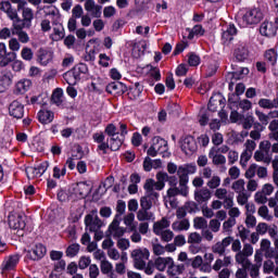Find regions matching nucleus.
Masks as SVG:
<instances>
[{
  "mask_svg": "<svg viewBox=\"0 0 278 278\" xmlns=\"http://www.w3.org/2000/svg\"><path fill=\"white\" fill-rule=\"evenodd\" d=\"M51 60H53V51L47 48H40L38 50V61L40 62L41 66H47Z\"/></svg>",
  "mask_w": 278,
  "mask_h": 278,
  "instance_id": "4be33fe9",
  "label": "nucleus"
},
{
  "mask_svg": "<svg viewBox=\"0 0 278 278\" xmlns=\"http://www.w3.org/2000/svg\"><path fill=\"white\" fill-rule=\"evenodd\" d=\"M93 141L97 142L98 148H97V152L99 153V151L102 152V155H108V149H110V142L105 141V135H103V132H96L93 134Z\"/></svg>",
  "mask_w": 278,
  "mask_h": 278,
  "instance_id": "f3484780",
  "label": "nucleus"
},
{
  "mask_svg": "<svg viewBox=\"0 0 278 278\" xmlns=\"http://www.w3.org/2000/svg\"><path fill=\"white\" fill-rule=\"evenodd\" d=\"M84 16V8L81 4H76L72 10V18H81Z\"/></svg>",
  "mask_w": 278,
  "mask_h": 278,
  "instance_id": "13d9d810",
  "label": "nucleus"
},
{
  "mask_svg": "<svg viewBox=\"0 0 278 278\" xmlns=\"http://www.w3.org/2000/svg\"><path fill=\"white\" fill-rule=\"evenodd\" d=\"M7 16H9L11 21H14L13 25H18V23H23V20L18 17V12L16 11V9L11 8L9 11H7Z\"/></svg>",
  "mask_w": 278,
  "mask_h": 278,
  "instance_id": "de8ad7c7",
  "label": "nucleus"
},
{
  "mask_svg": "<svg viewBox=\"0 0 278 278\" xmlns=\"http://www.w3.org/2000/svg\"><path fill=\"white\" fill-rule=\"evenodd\" d=\"M264 18V13L260 9H252L245 14V22L248 25H257Z\"/></svg>",
  "mask_w": 278,
  "mask_h": 278,
  "instance_id": "a211bd4d",
  "label": "nucleus"
},
{
  "mask_svg": "<svg viewBox=\"0 0 278 278\" xmlns=\"http://www.w3.org/2000/svg\"><path fill=\"white\" fill-rule=\"evenodd\" d=\"M55 118V113L49 110H40L37 113V119L41 125H50V123Z\"/></svg>",
  "mask_w": 278,
  "mask_h": 278,
  "instance_id": "412c9836",
  "label": "nucleus"
},
{
  "mask_svg": "<svg viewBox=\"0 0 278 278\" xmlns=\"http://www.w3.org/2000/svg\"><path fill=\"white\" fill-rule=\"evenodd\" d=\"M18 262H21V255L12 254L8 257V260L2 262L0 269L2 270V273H10V270H16Z\"/></svg>",
  "mask_w": 278,
  "mask_h": 278,
  "instance_id": "4468645a",
  "label": "nucleus"
},
{
  "mask_svg": "<svg viewBox=\"0 0 278 278\" xmlns=\"http://www.w3.org/2000/svg\"><path fill=\"white\" fill-rule=\"evenodd\" d=\"M260 31L262 36L273 37L277 34V28L270 22H263Z\"/></svg>",
  "mask_w": 278,
  "mask_h": 278,
  "instance_id": "cd10ccee",
  "label": "nucleus"
},
{
  "mask_svg": "<svg viewBox=\"0 0 278 278\" xmlns=\"http://www.w3.org/2000/svg\"><path fill=\"white\" fill-rule=\"evenodd\" d=\"M45 255H47V247H45L42 243H39L27 252L26 257L33 262H38L39 260H42Z\"/></svg>",
  "mask_w": 278,
  "mask_h": 278,
  "instance_id": "2eb2a0df",
  "label": "nucleus"
},
{
  "mask_svg": "<svg viewBox=\"0 0 278 278\" xmlns=\"http://www.w3.org/2000/svg\"><path fill=\"white\" fill-rule=\"evenodd\" d=\"M238 34V28H236V25L229 24L226 26V29H223L222 31V45L224 47H229L231 42H233V37Z\"/></svg>",
  "mask_w": 278,
  "mask_h": 278,
  "instance_id": "ddd939ff",
  "label": "nucleus"
},
{
  "mask_svg": "<svg viewBox=\"0 0 278 278\" xmlns=\"http://www.w3.org/2000/svg\"><path fill=\"white\" fill-rule=\"evenodd\" d=\"M255 141L253 140H248L247 143H245V148H247V151H245V159L249 160L251 157V155H253V151H255Z\"/></svg>",
  "mask_w": 278,
  "mask_h": 278,
  "instance_id": "6e6d98bb",
  "label": "nucleus"
},
{
  "mask_svg": "<svg viewBox=\"0 0 278 278\" xmlns=\"http://www.w3.org/2000/svg\"><path fill=\"white\" fill-rule=\"evenodd\" d=\"M22 22L18 24H13L14 29H30L31 22L34 21V10L26 8L22 12Z\"/></svg>",
  "mask_w": 278,
  "mask_h": 278,
  "instance_id": "0eeeda50",
  "label": "nucleus"
},
{
  "mask_svg": "<svg viewBox=\"0 0 278 278\" xmlns=\"http://www.w3.org/2000/svg\"><path fill=\"white\" fill-rule=\"evenodd\" d=\"M13 34L15 36H17L18 40L23 45H27V42H29V35L27 34V31H25L23 29H15V31H13Z\"/></svg>",
  "mask_w": 278,
  "mask_h": 278,
  "instance_id": "a18cd8bd",
  "label": "nucleus"
},
{
  "mask_svg": "<svg viewBox=\"0 0 278 278\" xmlns=\"http://www.w3.org/2000/svg\"><path fill=\"white\" fill-rule=\"evenodd\" d=\"M170 227V222L166 217H162L161 220L153 224V232L155 236L162 235V229H168Z\"/></svg>",
  "mask_w": 278,
  "mask_h": 278,
  "instance_id": "bb28decb",
  "label": "nucleus"
},
{
  "mask_svg": "<svg viewBox=\"0 0 278 278\" xmlns=\"http://www.w3.org/2000/svg\"><path fill=\"white\" fill-rule=\"evenodd\" d=\"M172 229H174V231H188L190 229V220L182 219L180 223L175 222L172 225Z\"/></svg>",
  "mask_w": 278,
  "mask_h": 278,
  "instance_id": "c9c22d12",
  "label": "nucleus"
},
{
  "mask_svg": "<svg viewBox=\"0 0 278 278\" xmlns=\"http://www.w3.org/2000/svg\"><path fill=\"white\" fill-rule=\"evenodd\" d=\"M203 238L199 232H191L188 237V243L189 244H201V241Z\"/></svg>",
  "mask_w": 278,
  "mask_h": 278,
  "instance_id": "4d7b16f0",
  "label": "nucleus"
},
{
  "mask_svg": "<svg viewBox=\"0 0 278 278\" xmlns=\"http://www.w3.org/2000/svg\"><path fill=\"white\" fill-rule=\"evenodd\" d=\"M187 58L189 66H199V64H201V56L194 52H189Z\"/></svg>",
  "mask_w": 278,
  "mask_h": 278,
  "instance_id": "37998d69",
  "label": "nucleus"
},
{
  "mask_svg": "<svg viewBox=\"0 0 278 278\" xmlns=\"http://www.w3.org/2000/svg\"><path fill=\"white\" fill-rule=\"evenodd\" d=\"M79 253V243H73L67 247L65 254L67 257H75Z\"/></svg>",
  "mask_w": 278,
  "mask_h": 278,
  "instance_id": "09e8293b",
  "label": "nucleus"
},
{
  "mask_svg": "<svg viewBox=\"0 0 278 278\" xmlns=\"http://www.w3.org/2000/svg\"><path fill=\"white\" fill-rule=\"evenodd\" d=\"M235 62H244V43H238L233 50Z\"/></svg>",
  "mask_w": 278,
  "mask_h": 278,
  "instance_id": "f704fd0d",
  "label": "nucleus"
},
{
  "mask_svg": "<svg viewBox=\"0 0 278 278\" xmlns=\"http://www.w3.org/2000/svg\"><path fill=\"white\" fill-rule=\"evenodd\" d=\"M166 266H167V270H168V268H169V270H170V268H173V257L159 256L154 261V267L156 268V270H160V273H164L166 270Z\"/></svg>",
  "mask_w": 278,
  "mask_h": 278,
  "instance_id": "6ab92c4d",
  "label": "nucleus"
},
{
  "mask_svg": "<svg viewBox=\"0 0 278 278\" xmlns=\"http://www.w3.org/2000/svg\"><path fill=\"white\" fill-rule=\"evenodd\" d=\"M174 237H175V233H173L172 230H165L161 232V238L163 242H170V240H173Z\"/></svg>",
  "mask_w": 278,
  "mask_h": 278,
  "instance_id": "774afa93",
  "label": "nucleus"
},
{
  "mask_svg": "<svg viewBox=\"0 0 278 278\" xmlns=\"http://www.w3.org/2000/svg\"><path fill=\"white\" fill-rule=\"evenodd\" d=\"M149 3H151V0H135L137 12H147L149 10Z\"/></svg>",
  "mask_w": 278,
  "mask_h": 278,
  "instance_id": "c03bdc74",
  "label": "nucleus"
},
{
  "mask_svg": "<svg viewBox=\"0 0 278 278\" xmlns=\"http://www.w3.org/2000/svg\"><path fill=\"white\" fill-rule=\"evenodd\" d=\"M232 190L239 193L237 198L239 205H244V179H239L235 181L232 184Z\"/></svg>",
  "mask_w": 278,
  "mask_h": 278,
  "instance_id": "5701e85b",
  "label": "nucleus"
},
{
  "mask_svg": "<svg viewBox=\"0 0 278 278\" xmlns=\"http://www.w3.org/2000/svg\"><path fill=\"white\" fill-rule=\"evenodd\" d=\"M212 199V191L210 189H201L200 191H194V200L197 203H205Z\"/></svg>",
  "mask_w": 278,
  "mask_h": 278,
  "instance_id": "a878e982",
  "label": "nucleus"
},
{
  "mask_svg": "<svg viewBox=\"0 0 278 278\" xmlns=\"http://www.w3.org/2000/svg\"><path fill=\"white\" fill-rule=\"evenodd\" d=\"M166 172H157L156 173V182L154 181L155 190L161 191L163 188L166 187Z\"/></svg>",
  "mask_w": 278,
  "mask_h": 278,
  "instance_id": "473e14b6",
  "label": "nucleus"
},
{
  "mask_svg": "<svg viewBox=\"0 0 278 278\" xmlns=\"http://www.w3.org/2000/svg\"><path fill=\"white\" fill-rule=\"evenodd\" d=\"M110 146L111 151H121V148L123 147L125 142V138L121 139L119 137H111L106 139Z\"/></svg>",
  "mask_w": 278,
  "mask_h": 278,
  "instance_id": "c756f323",
  "label": "nucleus"
},
{
  "mask_svg": "<svg viewBox=\"0 0 278 278\" xmlns=\"http://www.w3.org/2000/svg\"><path fill=\"white\" fill-rule=\"evenodd\" d=\"M151 218H153V213H149L148 210L141 208L137 213V219L141 223L144 220H151Z\"/></svg>",
  "mask_w": 278,
  "mask_h": 278,
  "instance_id": "49530a36",
  "label": "nucleus"
},
{
  "mask_svg": "<svg viewBox=\"0 0 278 278\" xmlns=\"http://www.w3.org/2000/svg\"><path fill=\"white\" fill-rule=\"evenodd\" d=\"M99 64L103 68H108V66H110V56H108V54H105V53H100L99 54Z\"/></svg>",
  "mask_w": 278,
  "mask_h": 278,
  "instance_id": "e2e57ef3",
  "label": "nucleus"
},
{
  "mask_svg": "<svg viewBox=\"0 0 278 278\" xmlns=\"http://www.w3.org/2000/svg\"><path fill=\"white\" fill-rule=\"evenodd\" d=\"M261 251L265 253V257H275V251L270 248V240L268 239L261 241Z\"/></svg>",
  "mask_w": 278,
  "mask_h": 278,
  "instance_id": "72a5a7b5",
  "label": "nucleus"
},
{
  "mask_svg": "<svg viewBox=\"0 0 278 278\" xmlns=\"http://www.w3.org/2000/svg\"><path fill=\"white\" fill-rule=\"evenodd\" d=\"M270 147L271 143L268 140L262 141L260 143V150H257L254 153V160L256 162H264V164H270L271 159H270Z\"/></svg>",
  "mask_w": 278,
  "mask_h": 278,
  "instance_id": "20e7f679",
  "label": "nucleus"
},
{
  "mask_svg": "<svg viewBox=\"0 0 278 278\" xmlns=\"http://www.w3.org/2000/svg\"><path fill=\"white\" fill-rule=\"evenodd\" d=\"M188 71H189L188 65L181 63L177 66L175 73L177 77H186L188 75Z\"/></svg>",
  "mask_w": 278,
  "mask_h": 278,
  "instance_id": "bf43d9fd",
  "label": "nucleus"
},
{
  "mask_svg": "<svg viewBox=\"0 0 278 278\" xmlns=\"http://www.w3.org/2000/svg\"><path fill=\"white\" fill-rule=\"evenodd\" d=\"M180 149L185 155H192V153L197 152L198 146L194 137L191 135L186 136L182 140Z\"/></svg>",
  "mask_w": 278,
  "mask_h": 278,
  "instance_id": "9d476101",
  "label": "nucleus"
},
{
  "mask_svg": "<svg viewBox=\"0 0 278 278\" xmlns=\"http://www.w3.org/2000/svg\"><path fill=\"white\" fill-rule=\"evenodd\" d=\"M104 134H106V136L110 138L118 136V132H116V126L114 124H109L104 129Z\"/></svg>",
  "mask_w": 278,
  "mask_h": 278,
  "instance_id": "680f3d73",
  "label": "nucleus"
},
{
  "mask_svg": "<svg viewBox=\"0 0 278 278\" xmlns=\"http://www.w3.org/2000/svg\"><path fill=\"white\" fill-rule=\"evenodd\" d=\"M16 60V52H7V54L3 56V59L0 61V67L5 68L9 64H12Z\"/></svg>",
  "mask_w": 278,
  "mask_h": 278,
  "instance_id": "ea45409f",
  "label": "nucleus"
},
{
  "mask_svg": "<svg viewBox=\"0 0 278 278\" xmlns=\"http://www.w3.org/2000/svg\"><path fill=\"white\" fill-rule=\"evenodd\" d=\"M197 173V165L194 164H185L178 167V178H179V187H170L167 190L168 199H173V197H188L190 190L188 188V182L190 181L189 175H194Z\"/></svg>",
  "mask_w": 278,
  "mask_h": 278,
  "instance_id": "f257e3e1",
  "label": "nucleus"
},
{
  "mask_svg": "<svg viewBox=\"0 0 278 278\" xmlns=\"http://www.w3.org/2000/svg\"><path fill=\"white\" fill-rule=\"evenodd\" d=\"M188 40H194V36H205V28H203V25L197 24L193 26V28H187Z\"/></svg>",
  "mask_w": 278,
  "mask_h": 278,
  "instance_id": "c85d7f7f",
  "label": "nucleus"
},
{
  "mask_svg": "<svg viewBox=\"0 0 278 278\" xmlns=\"http://www.w3.org/2000/svg\"><path fill=\"white\" fill-rule=\"evenodd\" d=\"M265 59L267 62H269V64H271V66H275V64H277V52H275L273 49L266 51Z\"/></svg>",
  "mask_w": 278,
  "mask_h": 278,
  "instance_id": "3c124183",
  "label": "nucleus"
},
{
  "mask_svg": "<svg viewBox=\"0 0 278 278\" xmlns=\"http://www.w3.org/2000/svg\"><path fill=\"white\" fill-rule=\"evenodd\" d=\"M244 270H249L251 277H257L260 275V266L251 264L249 260L244 261Z\"/></svg>",
  "mask_w": 278,
  "mask_h": 278,
  "instance_id": "79ce46f5",
  "label": "nucleus"
},
{
  "mask_svg": "<svg viewBox=\"0 0 278 278\" xmlns=\"http://www.w3.org/2000/svg\"><path fill=\"white\" fill-rule=\"evenodd\" d=\"M226 103L227 100L225 99L223 93H213V96L208 100L207 110L208 112H218V105L220 110H225Z\"/></svg>",
  "mask_w": 278,
  "mask_h": 278,
  "instance_id": "423d86ee",
  "label": "nucleus"
},
{
  "mask_svg": "<svg viewBox=\"0 0 278 278\" xmlns=\"http://www.w3.org/2000/svg\"><path fill=\"white\" fill-rule=\"evenodd\" d=\"M9 227L10 229H14L17 231L18 238H23L25 236V227H27V223L25 222V217L23 215H9Z\"/></svg>",
  "mask_w": 278,
  "mask_h": 278,
  "instance_id": "7ed1b4c3",
  "label": "nucleus"
},
{
  "mask_svg": "<svg viewBox=\"0 0 278 278\" xmlns=\"http://www.w3.org/2000/svg\"><path fill=\"white\" fill-rule=\"evenodd\" d=\"M184 270H186V265H175V261H173V266L172 268L167 269V274L170 275L172 277H175L177 275H184Z\"/></svg>",
  "mask_w": 278,
  "mask_h": 278,
  "instance_id": "4c0bfd02",
  "label": "nucleus"
},
{
  "mask_svg": "<svg viewBox=\"0 0 278 278\" xmlns=\"http://www.w3.org/2000/svg\"><path fill=\"white\" fill-rule=\"evenodd\" d=\"M13 81H14V74H12V71L5 70L0 72V94L9 90Z\"/></svg>",
  "mask_w": 278,
  "mask_h": 278,
  "instance_id": "f8f14e48",
  "label": "nucleus"
},
{
  "mask_svg": "<svg viewBox=\"0 0 278 278\" xmlns=\"http://www.w3.org/2000/svg\"><path fill=\"white\" fill-rule=\"evenodd\" d=\"M143 90L144 89L140 86V83H136L135 87L128 88V99H130V101H138L142 96Z\"/></svg>",
  "mask_w": 278,
  "mask_h": 278,
  "instance_id": "393cba45",
  "label": "nucleus"
},
{
  "mask_svg": "<svg viewBox=\"0 0 278 278\" xmlns=\"http://www.w3.org/2000/svg\"><path fill=\"white\" fill-rule=\"evenodd\" d=\"M244 94V84L236 85L235 94L228 98V106L231 110L230 122L238 123L244 118V100H240V96Z\"/></svg>",
  "mask_w": 278,
  "mask_h": 278,
  "instance_id": "f03ea898",
  "label": "nucleus"
},
{
  "mask_svg": "<svg viewBox=\"0 0 278 278\" xmlns=\"http://www.w3.org/2000/svg\"><path fill=\"white\" fill-rule=\"evenodd\" d=\"M194 229H205L207 228V219L204 217H195L193 219Z\"/></svg>",
  "mask_w": 278,
  "mask_h": 278,
  "instance_id": "8fccbe9b",
  "label": "nucleus"
},
{
  "mask_svg": "<svg viewBox=\"0 0 278 278\" xmlns=\"http://www.w3.org/2000/svg\"><path fill=\"white\" fill-rule=\"evenodd\" d=\"M128 91L129 87L122 81H112L105 87V92H108V94H116L117 97H123V94Z\"/></svg>",
  "mask_w": 278,
  "mask_h": 278,
  "instance_id": "6e6552de",
  "label": "nucleus"
},
{
  "mask_svg": "<svg viewBox=\"0 0 278 278\" xmlns=\"http://www.w3.org/2000/svg\"><path fill=\"white\" fill-rule=\"evenodd\" d=\"M56 197H58V201H60L61 203L73 201V192L64 189H60Z\"/></svg>",
  "mask_w": 278,
  "mask_h": 278,
  "instance_id": "e433bc0d",
  "label": "nucleus"
},
{
  "mask_svg": "<svg viewBox=\"0 0 278 278\" xmlns=\"http://www.w3.org/2000/svg\"><path fill=\"white\" fill-rule=\"evenodd\" d=\"M258 105L260 108H264L265 110H273L274 108H278V101L277 99H261L258 101Z\"/></svg>",
  "mask_w": 278,
  "mask_h": 278,
  "instance_id": "58836bf2",
  "label": "nucleus"
},
{
  "mask_svg": "<svg viewBox=\"0 0 278 278\" xmlns=\"http://www.w3.org/2000/svg\"><path fill=\"white\" fill-rule=\"evenodd\" d=\"M25 173L28 179H36L40 177V174L38 173L37 167H34V166L26 167Z\"/></svg>",
  "mask_w": 278,
  "mask_h": 278,
  "instance_id": "603ef678",
  "label": "nucleus"
},
{
  "mask_svg": "<svg viewBox=\"0 0 278 278\" xmlns=\"http://www.w3.org/2000/svg\"><path fill=\"white\" fill-rule=\"evenodd\" d=\"M90 262H91L90 257L81 256L78 262V268H80V270H86V268L90 266Z\"/></svg>",
  "mask_w": 278,
  "mask_h": 278,
  "instance_id": "69168bd1",
  "label": "nucleus"
},
{
  "mask_svg": "<svg viewBox=\"0 0 278 278\" xmlns=\"http://www.w3.org/2000/svg\"><path fill=\"white\" fill-rule=\"evenodd\" d=\"M68 73L73 75L75 81H81V75H88V65L78 63Z\"/></svg>",
  "mask_w": 278,
  "mask_h": 278,
  "instance_id": "aec40b11",
  "label": "nucleus"
},
{
  "mask_svg": "<svg viewBox=\"0 0 278 278\" xmlns=\"http://www.w3.org/2000/svg\"><path fill=\"white\" fill-rule=\"evenodd\" d=\"M9 115L17 121H21L25 116V105L18 100H14L9 105Z\"/></svg>",
  "mask_w": 278,
  "mask_h": 278,
  "instance_id": "9b49d317",
  "label": "nucleus"
},
{
  "mask_svg": "<svg viewBox=\"0 0 278 278\" xmlns=\"http://www.w3.org/2000/svg\"><path fill=\"white\" fill-rule=\"evenodd\" d=\"M52 176L54 179H60V177H65L66 176V165H63L62 168H60V166H54Z\"/></svg>",
  "mask_w": 278,
  "mask_h": 278,
  "instance_id": "5fc2aeb1",
  "label": "nucleus"
},
{
  "mask_svg": "<svg viewBox=\"0 0 278 278\" xmlns=\"http://www.w3.org/2000/svg\"><path fill=\"white\" fill-rule=\"evenodd\" d=\"M132 257H138L139 260H149L151 257V252H149V249L144 248L142 249H137L134 250L131 253Z\"/></svg>",
  "mask_w": 278,
  "mask_h": 278,
  "instance_id": "a19ab883",
  "label": "nucleus"
},
{
  "mask_svg": "<svg viewBox=\"0 0 278 278\" xmlns=\"http://www.w3.org/2000/svg\"><path fill=\"white\" fill-rule=\"evenodd\" d=\"M85 226L86 229L92 233L93 231H99V229L103 227V222L99 218V215L94 216L92 214H87L85 216Z\"/></svg>",
  "mask_w": 278,
  "mask_h": 278,
  "instance_id": "1a4fd4ad",
  "label": "nucleus"
},
{
  "mask_svg": "<svg viewBox=\"0 0 278 278\" xmlns=\"http://www.w3.org/2000/svg\"><path fill=\"white\" fill-rule=\"evenodd\" d=\"M31 88V80L24 78L16 83L15 85V93L16 94H25Z\"/></svg>",
  "mask_w": 278,
  "mask_h": 278,
  "instance_id": "b1692460",
  "label": "nucleus"
},
{
  "mask_svg": "<svg viewBox=\"0 0 278 278\" xmlns=\"http://www.w3.org/2000/svg\"><path fill=\"white\" fill-rule=\"evenodd\" d=\"M100 268L103 275H109V273H112L113 266L109 261H103L100 265Z\"/></svg>",
  "mask_w": 278,
  "mask_h": 278,
  "instance_id": "0e129e2a",
  "label": "nucleus"
},
{
  "mask_svg": "<svg viewBox=\"0 0 278 278\" xmlns=\"http://www.w3.org/2000/svg\"><path fill=\"white\" fill-rule=\"evenodd\" d=\"M157 144H161V147H164V149L162 151H168V141H166L162 137H154L152 139V144L150 146V148L147 151V154L150 157H157V153H160V151H161V147Z\"/></svg>",
  "mask_w": 278,
  "mask_h": 278,
  "instance_id": "39448f33",
  "label": "nucleus"
},
{
  "mask_svg": "<svg viewBox=\"0 0 278 278\" xmlns=\"http://www.w3.org/2000/svg\"><path fill=\"white\" fill-rule=\"evenodd\" d=\"M144 51H147V41H139L132 47L134 58H140L141 55H144Z\"/></svg>",
  "mask_w": 278,
  "mask_h": 278,
  "instance_id": "2f4dec72",
  "label": "nucleus"
},
{
  "mask_svg": "<svg viewBox=\"0 0 278 278\" xmlns=\"http://www.w3.org/2000/svg\"><path fill=\"white\" fill-rule=\"evenodd\" d=\"M90 192H92V185L88 184V181L77 182L73 187V193L81 199H86Z\"/></svg>",
  "mask_w": 278,
  "mask_h": 278,
  "instance_id": "dca6fc26",
  "label": "nucleus"
},
{
  "mask_svg": "<svg viewBox=\"0 0 278 278\" xmlns=\"http://www.w3.org/2000/svg\"><path fill=\"white\" fill-rule=\"evenodd\" d=\"M140 206L141 210H151V207H153V202L151 201V199H149L147 195L142 197L140 199Z\"/></svg>",
  "mask_w": 278,
  "mask_h": 278,
  "instance_id": "052dcab7",
  "label": "nucleus"
},
{
  "mask_svg": "<svg viewBox=\"0 0 278 278\" xmlns=\"http://www.w3.org/2000/svg\"><path fill=\"white\" fill-rule=\"evenodd\" d=\"M165 86L167 90H175V78L173 77L172 73L166 76Z\"/></svg>",
  "mask_w": 278,
  "mask_h": 278,
  "instance_id": "338daca9",
  "label": "nucleus"
},
{
  "mask_svg": "<svg viewBox=\"0 0 278 278\" xmlns=\"http://www.w3.org/2000/svg\"><path fill=\"white\" fill-rule=\"evenodd\" d=\"M62 97H64V90L62 88L54 89L51 96V103L60 108L64 103Z\"/></svg>",
  "mask_w": 278,
  "mask_h": 278,
  "instance_id": "7c9ffc66",
  "label": "nucleus"
},
{
  "mask_svg": "<svg viewBox=\"0 0 278 278\" xmlns=\"http://www.w3.org/2000/svg\"><path fill=\"white\" fill-rule=\"evenodd\" d=\"M21 56L26 61V62H31L34 60V52L31 51V48L24 47L21 52Z\"/></svg>",
  "mask_w": 278,
  "mask_h": 278,
  "instance_id": "864d4df0",
  "label": "nucleus"
}]
</instances>
